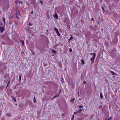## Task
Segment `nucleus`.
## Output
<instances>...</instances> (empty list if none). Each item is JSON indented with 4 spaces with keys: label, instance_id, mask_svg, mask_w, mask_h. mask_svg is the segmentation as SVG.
<instances>
[{
    "label": "nucleus",
    "instance_id": "nucleus-3",
    "mask_svg": "<svg viewBox=\"0 0 120 120\" xmlns=\"http://www.w3.org/2000/svg\"><path fill=\"white\" fill-rule=\"evenodd\" d=\"M53 16L56 19H57L58 18V15L56 13L55 14L53 15Z\"/></svg>",
    "mask_w": 120,
    "mask_h": 120
},
{
    "label": "nucleus",
    "instance_id": "nucleus-22",
    "mask_svg": "<svg viewBox=\"0 0 120 120\" xmlns=\"http://www.w3.org/2000/svg\"><path fill=\"white\" fill-rule=\"evenodd\" d=\"M10 80H9V82H8V84H7V86H8L9 84V83H10Z\"/></svg>",
    "mask_w": 120,
    "mask_h": 120
},
{
    "label": "nucleus",
    "instance_id": "nucleus-37",
    "mask_svg": "<svg viewBox=\"0 0 120 120\" xmlns=\"http://www.w3.org/2000/svg\"><path fill=\"white\" fill-rule=\"evenodd\" d=\"M79 100H81V99H80V98H79Z\"/></svg>",
    "mask_w": 120,
    "mask_h": 120
},
{
    "label": "nucleus",
    "instance_id": "nucleus-5",
    "mask_svg": "<svg viewBox=\"0 0 120 120\" xmlns=\"http://www.w3.org/2000/svg\"><path fill=\"white\" fill-rule=\"evenodd\" d=\"M110 72L112 73V75H116V74L112 71L110 70Z\"/></svg>",
    "mask_w": 120,
    "mask_h": 120
},
{
    "label": "nucleus",
    "instance_id": "nucleus-32",
    "mask_svg": "<svg viewBox=\"0 0 120 120\" xmlns=\"http://www.w3.org/2000/svg\"><path fill=\"white\" fill-rule=\"evenodd\" d=\"M93 54V53H90V54L91 55H92Z\"/></svg>",
    "mask_w": 120,
    "mask_h": 120
},
{
    "label": "nucleus",
    "instance_id": "nucleus-38",
    "mask_svg": "<svg viewBox=\"0 0 120 120\" xmlns=\"http://www.w3.org/2000/svg\"><path fill=\"white\" fill-rule=\"evenodd\" d=\"M69 41H69H69H68V42H69V43L70 42Z\"/></svg>",
    "mask_w": 120,
    "mask_h": 120
},
{
    "label": "nucleus",
    "instance_id": "nucleus-4",
    "mask_svg": "<svg viewBox=\"0 0 120 120\" xmlns=\"http://www.w3.org/2000/svg\"><path fill=\"white\" fill-rule=\"evenodd\" d=\"M81 63L82 65H83L85 64L84 60L82 59L81 60Z\"/></svg>",
    "mask_w": 120,
    "mask_h": 120
},
{
    "label": "nucleus",
    "instance_id": "nucleus-30",
    "mask_svg": "<svg viewBox=\"0 0 120 120\" xmlns=\"http://www.w3.org/2000/svg\"><path fill=\"white\" fill-rule=\"evenodd\" d=\"M111 118V117H110L109 119H108V120H110Z\"/></svg>",
    "mask_w": 120,
    "mask_h": 120
},
{
    "label": "nucleus",
    "instance_id": "nucleus-17",
    "mask_svg": "<svg viewBox=\"0 0 120 120\" xmlns=\"http://www.w3.org/2000/svg\"><path fill=\"white\" fill-rule=\"evenodd\" d=\"M74 115H73L72 117L71 118V120H72L74 118Z\"/></svg>",
    "mask_w": 120,
    "mask_h": 120
},
{
    "label": "nucleus",
    "instance_id": "nucleus-9",
    "mask_svg": "<svg viewBox=\"0 0 120 120\" xmlns=\"http://www.w3.org/2000/svg\"><path fill=\"white\" fill-rule=\"evenodd\" d=\"M52 52L54 53H56V51L54 49H52Z\"/></svg>",
    "mask_w": 120,
    "mask_h": 120
},
{
    "label": "nucleus",
    "instance_id": "nucleus-29",
    "mask_svg": "<svg viewBox=\"0 0 120 120\" xmlns=\"http://www.w3.org/2000/svg\"><path fill=\"white\" fill-rule=\"evenodd\" d=\"M77 113V112H74V114L75 115Z\"/></svg>",
    "mask_w": 120,
    "mask_h": 120
},
{
    "label": "nucleus",
    "instance_id": "nucleus-7",
    "mask_svg": "<svg viewBox=\"0 0 120 120\" xmlns=\"http://www.w3.org/2000/svg\"><path fill=\"white\" fill-rule=\"evenodd\" d=\"M59 96V94H57V95L54 96V97H53V98H55L56 97H58Z\"/></svg>",
    "mask_w": 120,
    "mask_h": 120
},
{
    "label": "nucleus",
    "instance_id": "nucleus-14",
    "mask_svg": "<svg viewBox=\"0 0 120 120\" xmlns=\"http://www.w3.org/2000/svg\"><path fill=\"white\" fill-rule=\"evenodd\" d=\"M54 30L55 31H56V32L57 31H58L57 29L56 28V27H55L54 28Z\"/></svg>",
    "mask_w": 120,
    "mask_h": 120
},
{
    "label": "nucleus",
    "instance_id": "nucleus-10",
    "mask_svg": "<svg viewBox=\"0 0 120 120\" xmlns=\"http://www.w3.org/2000/svg\"><path fill=\"white\" fill-rule=\"evenodd\" d=\"M100 96L101 98L102 99H103V96L101 93H100Z\"/></svg>",
    "mask_w": 120,
    "mask_h": 120
},
{
    "label": "nucleus",
    "instance_id": "nucleus-36",
    "mask_svg": "<svg viewBox=\"0 0 120 120\" xmlns=\"http://www.w3.org/2000/svg\"><path fill=\"white\" fill-rule=\"evenodd\" d=\"M78 96H79V92H78Z\"/></svg>",
    "mask_w": 120,
    "mask_h": 120
},
{
    "label": "nucleus",
    "instance_id": "nucleus-23",
    "mask_svg": "<svg viewBox=\"0 0 120 120\" xmlns=\"http://www.w3.org/2000/svg\"><path fill=\"white\" fill-rule=\"evenodd\" d=\"M86 83V81H83V84H85Z\"/></svg>",
    "mask_w": 120,
    "mask_h": 120
},
{
    "label": "nucleus",
    "instance_id": "nucleus-35",
    "mask_svg": "<svg viewBox=\"0 0 120 120\" xmlns=\"http://www.w3.org/2000/svg\"><path fill=\"white\" fill-rule=\"evenodd\" d=\"M94 62V60H93L92 62H91V63L92 64V63H93Z\"/></svg>",
    "mask_w": 120,
    "mask_h": 120
},
{
    "label": "nucleus",
    "instance_id": "nucleus-33",
    "mask_svg": "<svg viewBox=\"0 0 120 120\" xmlns=\"http://www.w3.org/2000/svg\"><path fill=\"white\" fill-rule=\"evenodd\" d=\"M33 11H32L31 12V14H33Z\"/></svg>",
    "mask_w": 120,
    "mask_h": 120
},
{
    "label": "nucleus",
    "instance_id": "nucleus-2",
    "mask_svg": "<svg viewBox=\"0 0 120 120\" xmlns=\"http://www.w3.org/2000/svg\"><path fill=\"white\" fill-rule=\"evenodd\" d=\"M96 56V54L95 53H94L93 54V56L90 59V60L91 61L93 60H94Z\"/></svg>",
    "mask_w": 120,
    "mask_h": 120
},
{
    "label": "nucleus",
    "instance_id": "nucleus-15",
    "mask_svg": "<svg viewBox=\"0 0 120 120\" xmlns=\"http://www.w3.org/2000/svg\"><path fill=\"white\" fill-rule=\"evenodd\" d=\"M19 81H20L21 79V77L20 75H19Z\"/></svg>",
    "mask_w": 120,
    "mask_h": 120
},
{
    "label": "nucleus",
    "instance_id": "nucleus-19",
    "mask_svg": "<svg viewBox=\"0 0 120 120\" xmlns=\"http://www.w3.org/2000/svg\"><path fill=\"white\" fill-rule=\"evenodd\" d=\"M73 39V38L72 37V36H71L70 38L69 39V41H70V40H72Z\"/></svg>",
    "mask_w": 120,
    "mask_h": 120
},
{
    "label": "nucleus",
    "instance_id": "nucleus-26",
    "mask_svg": "<svg viewBox=\"0 0 120 120\" xmlns=\"http://www.w3.org/2000/svg\"><path fill=\"white\" fill-rule=\"evenodd\" d=\"M18 2H19V3H21V4H22V2L21 1H18Z\"/></svg>",
    "mask_w": 120,
    "mask_h": 120
},
{
    "label": "nucleus",
    "instance_id": "nucleus-6",
    "mask_svg": "<svg viewBox=\"0 0 120 120\" xmlns=\"http://www.w3.org/2000/svg\"><path fill=\"white\" fill-rule=\"evenodd\" d=\"M75 99V98H74L73 99H71V102L73 103H74V100Z\"/></svg>",
    "mask_w": 120,
    "mask_h": 120
},
{
    "label": "nucleus",
    "instance_id": "nucleus-8",
    "mask_svg": "<svg viewBox=\"0 0 120 120\" xmlns=\"http://www.w3.org/2000/svg\"><path fill=\"white\" fill-rule=\"evenodd\" d=\"M56 32V33H57V35L59 36L60 35V34L59 33V31H57Z\"/></svg>",
    "mask_w": 120,
    "mask_h": 120
},
{
    "label": "nucleus",
    "instance_id": "nucleus-31",
    "mask_svg": "<svg viewBox=\"0 0 120 120\" xmlns=\"http://www.w3.org/2000/svg\"><path fill=\"white\" fill-rule=\"evenodd\" d=\"M8 115V116H11V115L10 114H6V115Z\"/></svg>",
    "mask_w": 120,
    "mask_h": 120
},
{
    "label": "nucleus",
    "instance_id": "nucleus-24",
    "mask_svg": "<svg viewBox=\"0 0 120 120\" xmlns=\"http://www.w3.org/2000/svg\"><path fill=\"white\" fill-rule=\"evenodd\" d=\"M69 51L70 52H71L72 51V49L71 48L69 49Z\"/></svg>",
    "mask_w": 120,
    "mask_h": 120
},
{
    "label": "nucleus",
    "instance_id": "nucleus-34",
    "mask_svg": "<svg viewBox=\"0 0 120 120\" xmlns=\"http://www.w3.org/2000/svg\"><path fill=\"white\" fill-rule=\"evenodd\" d=\"M76 112H77V113H78L79 112V111H77Z\"/></svg>",
    "mask_w": 120,
    "mask_h": 120
},
{
    "label": "nucleus",
    "instance_id": "nucleus-28",
    "mask_svg": "<svg viewBox=\"0 0 120 120\" xmlns=\"http://www.w3.org/2000/svg\"><path fill=\"white\" fill-rule=\"evenodd\" d=\"M91 20L92 21H94V19L93 18H92L91 19Z\"/></svg>",
    "mask_w": 120,
    "mask_h": 120
},
{
    "label": "nucleus",
    "instance_id": "nucleus-39",
    "mask_svg": "<svg viewBox=\"0 0 120 120\" xmlns=\"http://www.w3.org/2000/svg\"><path fill=\"white\" fill-rule=\"evenodd\" d=\"M61 90H60V91H61Z\"/></svg>",
    "mask_w": 120,
    "mask_h": 120
},
{
    "label": "nucleus",
    "instance_id": "nucleus-1",
    "mask_svg": "<svg viewBox=\"0 0 120 120\" xmlns=\"http://www.w3.org/2000/svg\"><path fill=\"white\" fill-rule=\"evenodd\" d=\"M4 30L5 29L4 26L2 27L0 26V31L1 34H2Z\"/></svg>",
    "mask_w": 120,
    "mask_h": 120
},
{
    "label": "nucleus",
    "instance_id": "nucleus-20",
    "mask_svg": "<svg viewBox=\"0 0 120 120\" xmlns=\"http://www.w3.org/2000/svg\"><path fill=\"white\" fill-rule=\"evenodd\" d=\"M40 3H41L42 4H43V2L41 0H40Z\"/></svg>",
    "mask_w": 120,
    "mask_h": 120
},
{
    "label": "nucleus",
    "instance_id": "nucleus-16",
    "mask_svg": "<svg viewBox=\"0 0 120 120\" xmlns=\"http://www.w3.org/2000/svg\"><path fill=\"white\" fill-rule=\"evenodd\" d=\"M2 19H3V21H4V23H5V19L3 17L2 18Z\"/></svg>",
    "mask_w": 120,
    "mask_h": 120
},
{
    "label": "nucleus",
    "instance_id": "nucleus-12",
    "mask_svg": "<svg viewBox=\"0 0 120 120\" xmlns=\"http://www.w3.org/2000/svg\"><path fill=\"white\" fill-rule=\"evenodd\" d=\"M21 42H22V45H23L24 44V41H22V40H20V41Z\"/></svg>",
    "mask_w": 120,
    "mask_h": 120
},
{
    "label": "nucleus",
    "instance_id": "nucleus-21",
    "mask_svg": "<svg viewBox=\"0 0 120 120\" xmlns=\"http://www.w3.org/2000/svg\"><path fill=\"white\" fill-rule=\"evenodd\" d=\"M101 8H102V11H103V13H104V8L102 6V7Z\"/></svg>",
    "mask_w": 120,
    "mask_h": 120
},
{
    "label": "nucleus",
    "instance_id": "nucleus-13",
    "mask_svg": "<svg viewBox=\"0 0 120 120\" xmlns=\"http://www.w3.org/2000/svg\"><path fill=\"white\" fill-rule=\"evenodd\" d=\"M34 103H36V100L35 99V96L34 95Z\"/></svg>",
    "mask_w": 120,
    "mask_h": 120
},
{
    "label": "nucleus",
    "instance_id": "nucleus-25",
    "mask_svg": "<svg viewBox=\"0 0 120 120\" xmlns=\"http://www.w3.org/2000/svg\"><path fill=\"white\" fill-rule=\"evenodd\" d=\"M79 108H82L83 107V106L82 105H80L79 106Z\"/></svg>",
    "mask_w": 120,
    "mask_h": 120
},
{
    "label": "nucleus",
    "instance_id": "nucleus-11",
    "mask_svg": "<svg viewBox=\"0 0 120 120\" xmlns=\"http://www.w3.org/2000/svg\"><path fill=\"white\" fill-rule=\"evenodd\" d=\"M82 111V109L81 108H80L79 109H78V111H79V112H80Z\"/></svg>",
    "mask_w": 120,
    "mask_h": 120
},
{
    "label": "nucleus",
    "instance_id": "nucleus-27",
    "mask_svg": "<svg viewBox=\"0 0 120 120\" xmlns=\"http://www.w3.org/2000/svg\"><path fill=\"white\" fill-rule=\"evenodd\" d=\"M29 25H30V26H32V24L31 23H29Z\"/></svg>",
    "mask_w": 120,
    "mask_h": 120
},
{
    "label": "nucleus",
    "instance_id": "nucleus-18",
    "mask_svg": "<svg viewBox=\"0 0 120 120\" xmlns=\"http://www.w3.org/2000/svg\"><path fill=\"white\" fill-rule=\"evenodd\" d=\"M13 99H14V101H16V99L14 97H13Z\"/></svg>",
    "mask_w": 120,
    "mask_h": 120
}]
</instances>
